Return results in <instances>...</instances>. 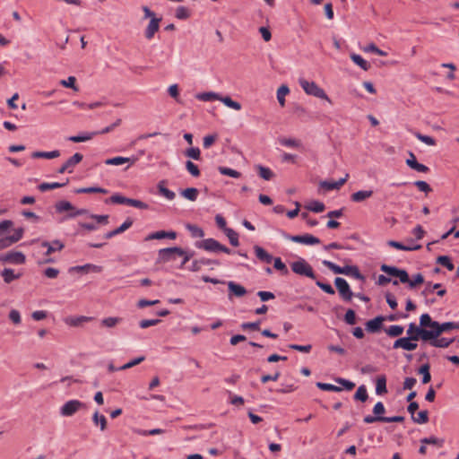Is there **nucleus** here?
Listing matches in <instances>:
<instances>
[{
  "label": "nucleus",
  "mask_w": 459,
  "mask_h": 459,
  "mask_svg": "<svg viewBox=\"0 0 459 459\" xmlns=\"http://www.w3.org/2000/svg\"><path fill=\"white\" fill-rule=\"evenodd\" d=\"M195 98L201 101H212V100H220L222 102L226 107L232 108L234 110H240L241 109V104L233 100L229 96H221L219 93L208 91V92H202L196 94Z\"/></svg>",
  "instance_id": "obj_1"
},
{
  "label": "nucleus",
  "mask_w": 459,
  "mask_h": 459,
  "mask_svg": "<svg viewBox=\"0 0 459 459\" xmlns=\"http://www.w3.org/2000/svg\"><path fill=\"white\" fill-rule=\"evenodd\" d=\"M176 256L183 257L181 266L185 265L191 258V255L186 253L182 248L175 247L160 249L159 251L158 261L160 263H167L174 261Z\"/></svg>",
  "instance_id": "obj_2"
},
{
  "label": "nucleus",
  "mask_w": 459,
  "mask_h": 459,
  "mask_svg": "<svg viewBox=\"0 0 459 459\" xmlns=\"http://www.w3.org/2000/svg\"><path fill=\"white\" fill-rule=\"evenodd\" d=\"M195 247L200 249H204L210 253H220L223 252L225 254L230 255L232 254V250H230L229 247L223 246L219 241H217L214 238H205L201 241H197L195 243Z\"/></svg>",
  "instance_id": "obj_3"
},
{
  "label": "nucleus",
  "mask_w": 459,
  "mask_h": 459,
  "mask_svg": "<svg viewBox=\"0 0 459 459\" xmlns=\"http://www.w3.org/2000/svg\"><path fill=\"white\" fill-rule=\"evenodd\" d=\"M300 87L307 94L322 100H325L332 104L331 99L327 96L324 89L318 86L315 82H308L306 79H299V81Z\"/></svg>",
  "instance_id": "obj_4"
},
{
  "label": "nucleus",
  "mask_w": 459,
  "mask_h": 459,
  "mask_svg": "<svg viewBox=\"0 0 459 459\" xmlns=\"http://www.w3.org/2000/svg\"><path fill=\"white\" fill-rule=\"evenodd\" d=\"M292 272L300 276H306L310 279H316V273L312 266L304 259L299 257L290 264Z\"/></svg>",
  "instance_id": "obj_5"
},
{
  "label": "nucleus",
  "mask_w": 459,
  "mask_h": 459,
  "mask_svg": "<svg viewBox=\"0 0 459 459\" xmlns=\"http://www.w3.org/2000/svg\"><path fill=\"white\" fill-rule=\"evenodd\" d=\"M108 202L112 204H126L129 206H133L138 209H148V204L136 199H131L125 197L119 194L113 195L108 200H106V203Z\"/></svg>",
  "instance_id": "obj_6"
},
{
  "label": "nucleus",
  "mask_w": 459,
  "mask_h": 459,
  "mask_svg": "<svg viewBox=\"0 0 459 459\" xmlns=\"http://www.w3.org/2000/svg\"><path fill=\"white\" fill-rule=\"evenodd\" d=\"M406 333L408 334V337L412 339V341H419L420 339L424 342H428L431 336L429 330L421 328L416 325V324L414 323H411L408 325Z\"/></svg>",
  "instance_id": "obj_7"
},
{
  "label": "nucleus",
  "mask_w": 459,
  "mask_h": 459,
  "mask_svg": "<svg viewBox=\"0 0 459 459\" xmlns=\"http://www.w3.org/2000/svg\"><path fill=\"white\" fill-rule=\"evenodd\" d=\"M89 218L94 221H80L79 226L88 231L98 230V224L106 225L108 223V215L90 214Z\"/></svg>",
  "instance_id": "obj_8"
},
{
  "label": "nucleus",
  "mask_w": 459,
  "mask_h": 459,
  "mask_svg": "<svg viewBox=\"0 0 459 459\" xmlns=\"http://www.w3.org/2000/svg\"><path fill=\"white\" fill-rule=\"evenodd\" d=\"M85 405L79 400H70L60 408V414L64 417H71Z\"/></svg>",
  "instance_id": "obj_9"
},
{
  "label": "nucleus",
  "mask_w": 459,
  "mask_h": 459,
  "mask_svg": "<svg viewBox=\"0 0 459 459\" xmlns=\"http://www.w3.org/2000/svg\"><path fill=\"white\" fill-rule=\"evenodd\" d=\"M334 284L343 300L350 301L352 299L353 293L345 279L337 277L334 280Z\"/></svg>",
  "instance_id": "obj_10"
},
{
  "label": "nucleus",
  "mask_w": 459,
  "mask_h": 459,
  "mask_svg": "<svg viewBox=\"0 0 459 459\" xmlns=\"http://www.w3.org/2000/svg\"><path fill=\"white\" fill-rule=\"evenodd\" d=\"M0 262L12 264H23L26 262V256L20 251H10L0 255Z\"/></svg>",
  "instance_id": "obj_11"
},
{
  "label": "nucleus",
  "mask_w": 459,
  "mask_h": 459,
  "mask_svg": "<svg viewBox=\"0 0 459 459\" xmlns=\"http://www.w3.org/2000/svg\"><path fill=\"white\" fill-rule=\"evenodd\" d=\"M381 271L386 274L399 278L400 281L405 283L409 281V274L405 270L399 269L397 267L390 266L387 264H382L380 267Z\"/></svg>",
  "instance_id": "obj_12"
},
{
  "label": "nucleus",
  "mask_w": 459,
  "mask_h": 459,
  "mask_svg": "<svg viewBox=\"0 0 459 459\" xmlns=\"http://www.w3.org/2000/svg\"><path fill=\"white\" fill-rule=\"evenodd\" d=\"M285 238L293 242L303 244V245H317L320 243V239L318 238L314 237L310 234L296 235V236L285 235Z\"/></svg>",
  "instance_id": "obj_13"
},
{
  "label": "nucleus",
  "mask_w": 459,
  "mask_h": 459,
  "mask_svg": "<svg viewBox=\"0 0 459 459\" xmlns=\"http://www.w3.org/2000/svg\"><path fill=\"white\" fill-rule=\"evenodd\" d=\"M459 329V325H457L456 323H454V322H446V323H443V324H440L437 322V326H435L434 330H429L430 331V339H435V337H439L441 335L442 333H445V332H447V331H450L452 329Z\"/></svg>",
  "instance_id": "obj_14"
},
{
  "label": "nucleus",
  "mask_w": 459,
  "mask_h": 459,
  "mask_svg": "<svg viewBox=\"0 0 459 459\" xmlns=\"http://www.w3.org/2000/svg\"><path fill=\"white\" fill-rule=\"evenodd\" d=\"M417 341H412L410 337H402L397 339L394 342V349H399L402 348L405 351H412L417 349L418 344L416 343Z\"/></svg>",
  "instance_id": "obj_15"
},
{
  "label": "nucleus",
  "mask_w": 459,
  "mask_h": 459,
  "mask_svg": "<svg viewBox=\"0 0 459 459\" xmlns=\"http://www.w3.org/2000/svg\"><path fill=\"white\" fill-rule=\"evenodd\" d=\"M364 422L370 424L377 421L379 422H386V423H394V422H402L403 421V417L402 416H393V417H377V416H371L367 415L364 417Z\"/></svg>",
  "instance_id": "obj_16"
},
{
  "label": "nucleus",
  "mask_w": 459,
  "mask_h": 459,
  "mask_svg": "<svg viewBox=\"0 0 459 459\" xmlns=\"http://www.w3.org/2000/svg\"><path fill=\"white\" fill-rule=\"evenodd\" d=\"M103 267L100 265L93 264H86L83 265H76L73 266L69 269L70 273L76 272V273H100L102 272Z\"/></svg>",
  "instance_id": "obj_17"
},
{
  "label": "nucleus",
  "mask_w": 459,
  "mask_h": 459,
  "mask_svg": "<svg viewBox=\"0 0 459 459\" xmlns=\"http://www.w3.org/2000/svg\"><path fill=\"white\" fill-rule=\"evenodd\" d=\"M160 21H161V18H156V17H152V19L150 20V22L144 30V36L147 39L151 40L152 39H153L155 33L160 29Z\"/></svg>",
  "instance_id": "obj_18"
},
{
  "label": "nucleus",
  "mask_w": 459,
  "mask_h": 459,
  "mask_svg": "<svg viewBox=\"0 0 459 459\" xmlns=\"http://www.w3.org/2000/svg\"><path fill=\"white\" fill-rule=\"evenodd\" d=\"M349 174H346L344 178H340L338 181H322L320 182V187L327 191L340 189L348 180Z\"/></svg>",
  "instance_id": "obj_19"
},
{
  "label": "nucleus",
  "mask_w": 459,
  "mask_h": 459,
  "mask_svg": "<svg viewBox=\"0 0 459 459\" xmlns=\"http://www.w3.org/2000/svg\"><path fill=\"white\" fill-rule=\"evenodd\" d=\"M138 159L136 157H121L117 156L113 158L107 159L104 162L106 165H113L119 166L125 163H130L133 165Z\"/></svg>",
  "instance_id": "obj_20"
},
{
  "label": "nucleus",
  "mask_w": 459,
  "mask_h": 459,
  "mask_svg": "<svg viewBox=\"0 0 459 459\" xmlns=\"http://www.w3.org/2000/svg\"><path fill=\"white\" fill-rule=\"evenodd\" d=\"M406 164L411 169L418 172L427 173L429 170V169L427 166L417 161L416 157L412 152H410V158L406 160Z\"/></svg>",
  "instance_id": "obj_21"
},
{
  "label": "nucleus",
  "mask_w": 459,
  "mask_h": 459,
  "mask_svg": "<svg viewBox=\"0 0 459 459\" xmlns=\"http://www.w3.org/2000/svg\"><path fill=\"white\" fill-rule=\"evenodd\" d=\"M278 143L284 147L299 150L303 149L301 141L295 138L279 137Z\"/></svg>",
  "instance_id": "obj_22"
},
{
  "label": "nucleus",
  "mask_w": 459,
  "mask_h": 459,
  "mask_svg": "<svg viewBox=\"0 0 459 459\" xmlns=\"http://www.w3.org/2000/svg\"><path fill=\"white\" fill-rule=\"evenodd\" d=\"M0 274L5 283H11L12 281L21 278L22 275V273H15V271L11 268H4L1 271Z\"/></svg>",
  "instance_id": "obj_23"
},
{
  "label": "nucleus",
  "mask_w": 459,
  "mask_h": 459,
  "mask_svg": "<svg viewBox=\"0 0 459 459\" xmlns=\"http://www.w3.org/2000/svg\"><path fill=\"white\" fill-rule=\"evenodd\" d=\"M385 321L384 316H377L376 318L369 320L366 323V329L370 333H377L380 330L383 322Z\"/></svg>",
  "instance_id": "obj_24"
},
{
  "label": "nucleus",
  "mask_w": 459,
  "mask_h": 459,
  "mask_svg": "<svg viewBox=\"0 0 459 459\" xmlns=\"http://www.w3.org/2000/svg\"><path fill=\"white\" fill-rule=\"evenodd\" d=\"M93 318L91 316H68L65 319V323L70 326H79L83 323L91 321Z\"/></svg>",
  "instance_id": "obj_25"
},
{
  "label": "nucleus",
  "mask_w": 459,
  "mask_h": 459,
  "mask_svg": "<svg viewBox=\"0 0 459 459\" xmlns=\"http://www.w3.org/2000/svg\"><path fill=\"white\" fill-rule=\"evenodd\" d=\"M254 251L255 253L256 257L266 264L272 263L273 257L272 255H270L266 250H264L263 247L259 246L254 247Z\"/></svg>",
  "instance_id": "obj_26"
},
{
  "label": "nucleus",
  "mask_w": 459,
  "mask_h": 459,
  "mask_svg": "<svg viewBox=\"0 0 459 459\" xmlns=\"http://www.w3.org/2000/svg\"><path fill=\"white\" fill-rule=\"evenodd\" d=\"M344 275L353 277L361 281H365V277L360 273L359 268L355 265H346L344 266Z\"/></svg>",
  "instance_id": "obj_27"
},
{
  "label": "nucleus",
  "mask_w": 459,
  "mask_h": 459,
  "mask_svg": "<svg viewBox=\"0 0 459 459\" xmlns=\"http://www.w3.org/2000/svg\"><path fill=\"white\" fill-rule=\"evenodd\" d=\"M228 288H229L230 292L232 295L238 297V298L243 297L247 293V290L245 287H243L242 285L238 284L234 281H229Z\"/></svg>",
  "instance_id": "obj_28"
},
{
  "label": "nucleus",
  "mask_w": 459,
  "mask_h": 459,
  "mask_svg": "<svg viewBox=\"0 0 459 459\" xmlns=\"http://www.w3.org/2000/svg\"><path fill=\"white\" fill-rule=\"evenodd\" d=\"M435 326H437V322L433 321L429 314H422L420 317V327L429 330H434Z\"/></svg>",
  "instance_id": "obj_29"
},
{
  "label": "nucleus",
  "mask_w": 459,
  "mask_h": 459,
  "mask_svg": "<svg viewBox=\"0 0 459 459\" xmlns=\"http://www.w3.org/2000/svg\"><path fill=\"white\" fill-rule=\"evenodd\" d=\"M372 195H373L372 190H360V191L353 193L351 195V199L352 202L360 203V202H363L364 200L371 197Z\"/></svg>",
  "instance_id": "obj_30"
},
{
  "label": "nucleus",
  "mask_w": 459,
  "mask_h": 459,
  "mask_svg": "<svg viewBox=\"0 0 459 459\" xmlns=\"http://www.w3.org/2000/svg\"><path fill=\"white\" fill-rule=\"evenodd\" d=\"M60 156V152L58 150H55L52 152H34L31 153V158L33 159H56Z\"/></svg>",
  "instance_id": "obj_31"
},
{
  "label": "nucleus",
  "mask_w": 459,
  "mask_h": 459,
  "mask_svg": "<svg viewBox=\"0 0 459 459\" xmlns=\"http://www.w3.org/2000/svg\"><path fill=\"white\" fill-rule=\"evenodd\" d=\"M454 341H455L454 338L447 339V338L435 337V339H429L428 342H429L430 345L433 347L447 348Z\"/></svg>",
  "instance_id": "obj_32"
},
{
  "label": "nucleus",
  "mask_w": 459,
  "mask_h": 459,
  "mask_svg": "<svg viewBox=\"0 0 459 459\" xmlns=\"http://www.w3.org/2000/svg\"><path fill=\"white\" fill-rule=\"evenodd\" d=\"M82 160V155L81 153H75L72 157H70L65 162V165L68 169V173H72L74 167L80 163Z\"/></svg>",
  "instance_id": "obj_33"
},
{
  "label": "nucleus",
  "mask_w": 459,
  "mask_h": 459,
  "mask_svg": "<svg viewBox=\"0 0 459 459\" xmlns=\"http://www.w3.org/2000/svg\"><path fill=\"white\" fill-rule=\"evenodd\" d=\"M387 244H388V246H390L392 247H394L398 250H403V251L418 250L421 247V246H420V245L405 246V245L402 244L401 242L394 241V240H390V241H388Z\"/></svg>",
  "instance_id": "obj_34"
},
{
  "label": "nucleus",
  "mask_w": 459,
  "mask_h": 459,
  "mask_svg": "<svg viewBox=\"0 0 459 459\" xmlns=\"http://www.w3.org/2000/svg\"><path fill=\"white\" fill-rule=\"evenodd\" d=\"M386 393V378L385 376H379L376 383V394L378 395H382Z\"/></svg>",
  "instance_id": "obj_35"
},
{
  "label": "nucleus",
  "mask_w": 459,
  "mask_h": 459,
  "mask_svg": "<svg viewBox=\"0 0 459 459\" xmlns=\"http://www.w3.org/2000/svg\"><path fill=\"white\" fill-rule=\"evenodd\" d=\"M351 59L364 71H368L370 68L369 63L358 54H351Z\"/></svg>",
  "instance_id": "obj_36"
},
{
  "label": "nucleus",
  "mask_w": 459,
  "mask_h": 459,
  "mask_svg": "<svg viewBox=\"0 0 459 459\" xmlns=\"http://www.w3.org/2000/svg\"><path fill=\"white\" fill-rule=\"evenodd\" d=\"M180 194L184 198L195 202L198 197L199 191L197 188L189 187L182 190Z\"/></svg>",
  "instance_id": "obj_37"
},
{
  "label": "nucleus",
  "mask_w": 459,
  "mask_h": 459,
  "mask_svg": "<svg viewBox=\"0 0 459 459\" xmlns=\"http://www.w3.org/2000/svg\"><path fill=\"white\" fill-rule=\"evenodd\" d=\"M92 420L96 426H100V430H105L107 428V419L104 415L95 411L92 417Z\"/></svg>",
  "instance_id": "obj_38"
},
{
  "label": "nucleus",
  "mask_w": 459,
  "mask_h": 459,
  "mask_svg": "<svg viewBox=\"0 0 459 459\" xmlns=\"http://www.w3.org/2000/svg\"><path fill=\"white\" fill-rule=\"evenodd\" d=\"M97 134H98V133L91 132V133L83 134L82 135L70 136L69 141H71L73 143H82V142H86V141L92 139Z\"/></svg>",
  "instance_id": "obj_39"
},
{
  "label": "nucleus",
  "mask_w": 459,
  "mask_h": 459,
  "mask_svg": "<svg viewBox=\"0 0 459 459\" xmlns=\"http://www.w3.org/2000/svg\"><path fill=\"white\" fill-rule=\"evenodd\" d=\"M55 207L57 212H69L70 213L74 210L73 204L68 201H60L56 204Z\"/></svg>",
  "instance_id": "obj_40"
},
{
  "label": "nucleus",
  "mask_w": 459,
  "mask_h": 459,
  "mask_svg": "<svg viewBox=\"0 0 459 459\" xmlns=\"http://www.w3.org/2000/svg\"><path fill=\"white\" fill-rule=\"evenodd\" d=\"M121 322H122V318L121 317L110 316V317L103 318L100 321V325L103 327L113 328V327H115L117 325H118Z\"/></svg>",
  "instance_id": "obj_41"
},
{
  "label": "nucleus",
  "mask_w": 459,
  "mask_h": 459,
  "mask_svg": "<svg viewBox=\"0 0 459 459\" xmlns=\"http://www.w3.org/2000/svg\"><path fill=\"white\" fill-rule=\"evenodd\" d=\"M164 184H165L164 181H160L159 183V185H158L159 193L161 195H163L165 198H167L168 200H173L176 196V194L173 191L165 187Z\"/></svg>",
  "instance_id": "obj_42"
},
{
  "label": "nucleus",
  "mask_w": 459,
  "mask_h": 459,
  "mask_svg": "<svg viewBox=\"0 0 459 459\" xmlns=\"http://www.w3.org/2000/svg\"><path fill=\"white\" fill-rule=\"evenodd\" d=\"M306 208L314 212H322L325 210V205L319 201H311L306 205Z\"/></svg>",
  "instance_id": "obj_43"
},
{
  "label": "nucleus",
  "mask_w": 459,
  "mask_h": 459,
  "mask_svg": "<svg viewBox=\"0 0 459 459\" xmlns=\"http://www.w3.org/2000/svg\"><path fill=\"white\" fill-rule=\"evenodd\" d=\"M289 92H290V90H289L288 86H286V85H281L277 90V100H278L279 104L281 107H284V105H285V97L289 94Z\"/></svg>",
  "instance_id": "obj_44"
},
{
  "label": "nucleus",
  "mask_w": 459,
  "mask_h": 459,
  "mask_svg": "<svg viewBox=\"0 0 459 459\" xmlns=\"http://www.w3.org/2000/svg\"><path fill=\"white\" fill-rule=\"evenodd\" d=\"M444 439L437 438L436 437H424L420 439V443L423 445H434L437 447H442L444 446Z\"/></svg>",
  "instance_id": "obj_45"
},
{
  "label": "nucleus",
  "mask_w": 459,
  "mask_h": 459,
  "mask_svg": "<svg viewBox=\"0 0 459 459\" xmlns=\"http://www.w3.org/2000/svg\"><path fill=\"white\" fill-rule=\"evenodd\" d=\"M368 391L365 385H360L358 387L355 394L354 399L360 402H366L368 400Z\"/></svg>",
  "instance_id": "obj_46"
},
{
  "label": "nucleus",
  "mask_w": 459,
  "mask_h": 459,
  "mask_svg": "<svg viewBox=\"0 0 459 459\" xmlns=\"http://www.w3.org/2000/svg\"><path fill=\"white\" fill-rule=\"evenodd\" d=\"M186 228L191 233L193 238H203L204 236V231L196 225L186 224Z\"/></svg>",
  "instance_id": "obj_47"
},
{
  "label": "nucleus",
  "mask_w": 459,
  "mask_h": 459,
  "mask_svg": "<svg viewBox=\"0 0 459 459\" xmlns=\"http://www.w3.org/2000/svg\"><path fill=\"white\" fill-rule=\"evenodd\" d=\"M419 374L422 375V383L423 384H428L431 380L429 364L422 365L419 369Z\"/></svg>",
  "instance_id": "obj_48"
},
{
  "label": "nucleus",
  "mask_w": 459,
  "mask_h": 459,
  "mask_svg": "<svg viewBox=\"0 0 459 459\" xmlns=\"http://www.w3.org/2000/svg\"><path fill=\"white\" fill-rule=\"evenodd\" d=\"M218 170L221 175L229 176L234 178H238L241 176L240 172L227 167H219Z\"/></svg>",
  "instance_id": "obj_49"
},
{
  "label": "nucleus",
  "mask_w": 459,
  "mask_h": 459,
  "mask_svg": "<svg viewBox=\"0 0 459 459\" xmlns=\"http://www.w3.org/2000/svg\"><path fill=\"white\" fill-rule=\"evenodd\" d=\"M403 327L402 325H391L387 329H385V333L390 337H397L403 334Z\"/></svg>",
  "instance_id": "obj_50"
},
{
  "label": "nucleus",
  "mask_w": 459,
  "mask_h": 459,
  "mask_svg": "<svg viewBox=\"0 0 459 459\" xmlns=\"http://www.w3.org/2000/svg\"><path fill=\"white\" fill-rule=\"evenodd\" d=\"M54 252L55 251L53 250V247H50V243L48 241H43L39 245V254L42 253V255L48 256L51 255V254Z\"/></svg>",
  "instance_id": "obj_51"
},
{
  "label": "nucleus",
  "mask_w": 459,
  "mask_h": 459,
  "mask_svg": "<svg viewBox=\"0 0 459 459\" xmlns=\"http://www.w3.org/2000/svg\"><path fill=\"white\" fill-rule=\"evenodd\" d=\"M76 78L74 76H69L65 80H61L60 84L65 88H71L74 91H79L78 86L75 84Z\"/></svg>",
  "instance_id": "obj_52"
},
{
  "label": "nucleus",
  "mask_w": 459,
  "mask_h": 459,
  "mask_svg": "<svg viewBox=\"0 0 459 459\" xmlns=\"http://www.w3.org/2000/svg\"><path fill=\"white\" fill-rule=\"evenodd\" d=\"M191 13L189 9L185 6H178L176 9L175 16L179 20H186L190 17Z\"/></svg>",
  "instance_id": "obj_53"
},
{
  "label": "nucleus",
  "mask_w": 459,
  "mask_h": 459,
  "mask_svg": "<svg viewBox=\"0 0 459 459\" xmlns=\"http://www.w3.org/2000/svg\"><path fill=\"white\" fill-rule=\"evenodd\" d=\"M437 264L446 267L448 271H453L455 269L454 264L451 259L446 255H441L437 257Z\"/></svg>",
  "instance_id": "obj_54"
},
{
  "label": "nucleus",
  "mask_w": 459,
  "mask_h": 459,
  "mask_svg": "<svg viewBox=\"0 0 459 459\" xmlns=\"http://www.w3.org/2000/svg\"><path fill=\"white\" fill-rule=\"evenodd\" d=\"M225 234L233 247L239 246L238 234L235 230L232 229L226 230Z\"/></svg>",
  "instance_id": "obj_55"
},
{
  "label": "nucleus",
  "mask_w": 459,
  "mask_h": 459,
  "mask_svg": "<svg viewBox=\"0 0 459 459\" xmlns=\"http://www.w3.org/2000/svg\"><path fill=\"white\" fill-rule=\"evenodd\" d=\"M413 134L416 136L418 140L426 143L427 145L433 146L436 144V141L434 138L429 135H424L419 132H413Z\"/></svg>",
  "instance_id": "obj_56"
},
{
  "label": "nucleus",
  "mask_w": 459,
  "mask_h": 459,
  "mask_svg": "<svg viewBox=\"0 0 459 459\" xmlns=\"http://www.w3.org/2000/svg\"><path fill=\"white\" fill-rule=\"evenodd\" d=\"M322 263L325 266H326L328 269H330L333 273H337V274H343L344 266L341 267V266L333 264V262H330L327 260H324Z\"/></svg>",
  "instance_id": "obj_57"
},
{
  "label": "nucleus",
  "mask_w": 459,
  "mask_h": 459,
  "mask_svg": "<svg viewBox=\"0 0 459 459\" xmlns=\"http://www.w3.org/2000/svg\"><path fill=\"white\" fill-rule=\"evenodd\" d=\"M411 418L414 422L424 424L429 420V413L427 411H420L418 412L417 416H412Z\"/></svg>",
  "instance_id": "obj_58"
},
{
  "label": "nucleus",
  "mask_w": 459,
  "mask_h": 459,
  "mask_svg": "<svg viewBox=\"0 0 459 459\" xmlns=\"http://www.w3.org/2000/svg\"><path fill=\"white\" fill-rule=\"evenodd\" d=\"M257 169L259 176L265 180H270L273 176V171L269 168L259 165L257 166Z\"/></svg>",
  "instance_id": "obj_59"
},
{
  "label": "nucleus",
  "mask_w": 459,
  "mask_h": 459,
  "mask_svg": "<svg viewBox=\"0 0 459 459\" xmlns=\"http://www.w3.org/2000/svg\"><path fill=\"white\" fill-rule=\"evenodd\" d=\"M65 185V183L61 184V183H57V182H55V183H42V184H40L39 186V189L41 192H45V191H48V190H52V189L62 187Z\"/></svg>",
  "instance_id": "obj_60"
},
{
  "label": "nucleus",
  "mask_w": 459,
  "mask_h": 459,
  "mask_svg": "<svg viewBox=\"0 0 459 459\" xmlns=\"http://www.w3.org/2000/svg\"><path fill=\"white\" fill-rule=\"evenodd\" d=\"M424 282V277L420 273H417L412 276L411 279L409 278V281L406 283L409 284L410 288H415L417 285H420Z\"/></svg>",
  "instance_id": "obj_61"
},
{
  "label": "nucleus",
  "mask_w": 459,
  "mask_h": 459,
  "mask_svg": "<svg viewBox=\"0 0 459 459\" xmlns=\"http://www.w3.org/2000/svg\"><path fill=\"white\" fill-rule=\"evenodd\" d=\"M363 51L375 53L380 56H386L387 53L378 48L375 44H369L363 48Z\"/></svg>",
  "instance_id": "obj_62"
},
{
  "label": "nucleus",
  "mask_w": 459,
  "mask_h": 459,
  "mask_svg": "<svg viewBox=\"0 0 459 459\" xmlns=\"http://www.w3.org/2000/svg\"><path fill=\"white\" fill-rule=\"evenodd\" d=\"M9 319L12 321L14 325H20L22 322V316L18 310L16 309H11L8 315Z\"/></svg>",
  "instance_id": "obj_63"
},
{
  "label": "nucleus",
  "mask_w": 459,
  "mask_h": 459,
  "mask_svg": "<svg viewBox=\"0 0 459 459\" xmlns=\"http://www.w3.org/2000/svg\"><path fill=\"white\" fill-rule=\"evenodd\" d=\"M273 266L276 270L281 272L283 274L288 273V269L280 257L273 258Z\"/></svg>",
  "instance_id": "obj_64"
}]
</instances>
